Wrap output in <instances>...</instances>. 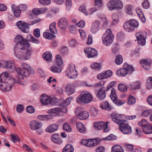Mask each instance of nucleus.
Here are the masks:
<instances>
[{"mask_svg": "<svg viewBox=\"0 0 152 152\" xmlns=\"http://www.w3.org/2000/svg\"><path fill=\"white\" fill-rule=\"evenodd\" d=\"M14 5L12 4V8L15 16L17 18L19 17L21 13L20 10L19 9V8L16 7L14 8Z\"/></svg>", "mask_w": 152, "mask_h": 152, "instance_id": "obj_35", "label": "nucleus"}, {"mask_svg": "<svg viewBox=\"0 0 152 152\" xmlns=\"http://www.w3.org/2000/svg\"><path fill=\"white\" fill-rule=\"evenodd\" d=\"M56 58L57 66H62L63 64V61L61 56L59 54H57L56 56Z\"/></svg>", "mask_w": 152, "mask_h": 152, "instance_id": "obj_42", "label": "nucleus"}, {"mask_svg": "<svg viewBox=\"0 0 152 152\" xmlns=\"http://www.w3.org/2000/svg\"><path fill=\"white\" fill-rule=\"evenodd\" d=\"M66 76L70 79H75L77 77L78 73L74 64L70 65L65 71Z\"/></svg>", "mask_w": 152, "mask_h": 152, "instance_id": "obj_5", "label": "nucleus"}, {"mask_svg": "<svg viewBox=\"0 0 152 152\" xmlns=\"http://www.w3.org/2000/svg\"><path fill=\"white\" fill-rule=\"evenodd\" d=\"M110 97L113 102L118 106H121L126 102L124 100H118L117 97V95L114 88H113L111 90Z\"/></svg>", "mask_w": 152, "mask_h": 152, "instance_id": "obj_8", "label": "nucleus"}, {"mask_svg": "<svg viewBox=\"0 0 152 152\" xmlns=\"http://www.w3.org/2000/svg\"><path fill=\"white\" fill-rule=\"evenodd\" d=\"M21 76L24 77L28 76L31 74L34 73V71L33 68H29L28 69H22Z\"/></svg>", "mask_w": 152, "mask_h": 152, "instance_id": "obj_29", "label": "nucleus"}, {"mask_svg": "<svg viewBox=\"0 0 152 152\" xmlns=\"http://www.w3.org/2000/svg\"><path fill=\"white\" fill-rule=\"evenodd\" d=\"M119 47L118 44H114L112 47V52L115 54L118 51L119 49Z\"/></svg>", "mask_w": 152, "mask_h": 152, "instance_id": "obj_55", "label": "nucleus"}, {"mask_svg": "<svg viewBox=\"0 0 152 152\" xmlns=\"http://www.w3.org/2000/svg\"><path fill=\"white\" fill-rule=\"evenodd\" d=\"M138 125L140 126H142L144 128L148 125L147 121L144 119H142L141 121L138 123Z\"/></svg>", "mask_w": 152, "mask_h": 152, "instance_id": "obj_57", "label": "nucleus"}, {"mask_svg": "<svg viewBox=\"0 0 152 152\" xmlns=\"http://www.w3.org/2000/svg\"><path fill=\"white\" fill-rule=\"evenodd\" d=\"M146 33L145 32L139 31L135 35L137 40V43L140 45L143 46L145 43V36Z\"/></svg>", "mask_w": 152, "mask_h": 152, "instance_id": "obj_9", "label": "nucleus"}, {"mask_svg": "<svg viewBox=\"0 0 152 152\" xmlns=\"http://www.w3.org/2000/svg\"><path fill=\"white\" fill-rule=\"evenodd\" d=\"M112 74V72L110 70L103 71L97 75V78L99 80L105 79L110 77Z\"/></svg>", "mask_w": 152, "mask_h": 152, "instance_id": "obj_18", "label": "nucleus"}, {"mask_svg": "<svg viewBox=\"0 0 152 152\" xmlns=\"http://www.w3.org/2000/svg\"><path fill=\"white\" fill-rule=\"evenodd\" d=\"M123 59L122 56L120 54L117 55L115 57V61L117 65H120L123 62Z\"/></svg>", "mask_w": 152, "mask_h": 152, "instance_id": "obj_45", "label": "nucleus"}, {"mask_svg": "<svg viewBox=\"0 0 152 152\" xmlns=\"http://www.w3.org/2000/svg\"><path fill=\"white\" fill-rule=\"evenodd\" d=\"M102 65L101 64L97 62L92 63L91 65V67L95 69H99L102 68Z\"/></svg>", "mask_w": 152, "mask_h": 152, "instance_id": "obj_46", "label": "nucleus"}, {"mask_svg": "<svg viewBox=\"0 0 152 152\" xmlns=\"http://www.w3.org/2000/svg\"><path fill=\"white\" fill-rule=\"evenodd\" d=\"M17 26L23 32L26 33L28 32L29 26L25 22L19 21L17 23Z\"/></svg>", "mask_w": 152, "mask_h": 152, "instance_id": "obj_14", "label": "nucleus"}, {"mask_svg": "<svg viewBox=\"0 0 152 152\" xmlns=\"http://www.w3.org/2000/svg\"><path fill=\"white\" fill-rule=\"evenodd\" d=\"M0 67L11 70L15 69V63L12 61H2L0 63Z\"/></svg>", "mask_w": 152, "mask_h": 152, "instance_id": "obj_12", "label": "nucleus"}, {"mask_svg": "<svg viewBox=\"0 0 152 152\" xmlns=\"http://www.w3.org/2000/svg\"><path fill=\"white\" fill-rule=\"evenodd\" d=\"M116 138V136L113 134H110L107 137L104 138V140H115Z\"/></svg>", "mask_w": 152, "mask_h": 152, "instance_id": "obj_58", "label": "nucleus"}, {"mask_svg": "<svg viewBox=\"0 0 152 152\" xmlns=\"http://www.w3.org/2000/svg\"><path fill=\"white\" fill-rule=\"evenodd\" d=\"M51 139L53 142L57 144L60 145L62 143L61 139L57 133L53 134L51 136Z\"/></svg>", "mask_w": 152, "mask_h": 152, "instance_id": "obj_19", "label": "nucleus"}, {"mask_svg": "<svg viewBox=\"0 0 152 152\" xmlns=\"http://www.w3.org/2000/svg\"><path fill=\"white\" fill-rule=\"evenodd\" d=\"M105 90V87H102L99 90L97 96L100 100H102L105 98L106 96Z\"/></svg>", "mask_w": 152, "mask_h": 152, "instance_id": "obj_22", "label": "nucleus"}, {"mask_svg": "<svg viewBox=\"0 0 152 152\" xmlns=\"http://www.w3.org/2000/svg\"><path fill=\"white\" fill-rule=\"evenodd\" d=\"M111 152H124V151L121 146L114 145L111 148Z\"/></svg>", "mask_w": 152, "mask_h": 152, "instance_id": "obj_36", "label": "nucleus"}, {"mask_svg": "<svg viewBox=\"0 0 152 152\" xmlns=\"http://www.w3.org/2000/svg\"><path fill=\"white\" fill-rule=\"evenodd\" d=\"M128 87L132 90H136L139 89L140 87V83L138 81L131 83L129 84Z\"/></svg>", "mask_w": 152, "mask_h": 152, "instance_id": "obj_27", "label": "nucleus"}, {"mask_svg": "<svg viewBox=\"0 0 152 152\" xmlns=\"http://www.w3.org/2000/svg\"><path fill=\"white\" fill-rule=\"evenodd\" d=\"M112 18L113 20L112 24H115L118 23L119 17L118 15L115 13H113L112 15Z\"/></svg>", "mask_w": 152, "mask_h": 152, "instance_id": "obj_49", "label": "nucleus"}, {"mask_svg": "<svg viewBox=\"0 0 152 152\" xmlns=\"http://www.w3.org/2000/svg\"><path fill=\"white\" fill-rule=\"evenodd\" d=\"M58 128V126L56 124H53L48 127V132L53 133L57 131Z\"/></svg>", "mask_w": 152, "mask_h": 152, "instance_id": "obj_40", "label": "nucleus"}, {"mask_svg": "<svg viewBox=\"0 0 152 152\" xmlns=\"http://www.w3.org/2000/svg\"><path fill=\"white\" fill-rule=\"evenodd\" d=\"M152 113V110H146L142 113L141 115L142 117H148Z\"/></svg>", "mask_w": 152, "mask_h": 152, "instance_id": "obj_54", "label": "nucleus"}, {"mask_svg": "<svg viewBox=\"0 0 152 152\" xmlns=\"http://www.w3.org/2000/svg\"><path fill=\"white\" fill-rule=\"evenodd\" d=\"M105 149L102 146H98L96 149V152H104Z\"/></svg>", "mask_w": 152, "mask_h": 152, "instance_id": "obj_64", "label": "nucleus"}, {"mask_svg": "<svg viewBox=\"0 0 152 152\" xmlns=\"http://www.w3.org/2000/svg\"><path fill=\"white\" fill-rule=\"evenodd\" d=\"M84 52L87 54L89 58L94 57L98 54V52L96 50L90 47L86 48L84 50Z\"/></svg>", "mask_w": 152, "mask_h": 152, "instance_id": "obj_16", "label": "nucleus"}, {"mask_svg": "<svg viewBox=\"0 0 152 152\" xmlns=\"http://www.w3.org/2000/svg\"><path fill=\"white\" fill-rule=\"evenodd\" d=\"M136 101V98L131 95H130L128 98V104L129 105L133 104L135 103Z\"/></svg>", "mask_w": 152, "mask_h": 152, "instance_id": "obj_47", "label": "nucleus"}, {"mask_svg": "<svg viewBox=\"0 0 152 152\" xmlns=\"http://www.w3.org/2000/svg\"><path fill=\"white\" fill-rule=\"evenodd\" d=\"M100 24L98 20L94 21L92 23L91 29V31L93 34L96 33L100 28Z\"/></svg>", "mask_w": 152, "mask_h": 152, "instance_id": "obj_17", "label": "nucleus"}, {"mask_svg": "<svg viewBox=\"0 0 152 152\" xmlns=\"http://www.w3.org/2000/svg\"><path fill=\"white\" fill-rule=\"evenodd\" d=\"M40 101L43 104H48V96L45 94H42L41 97Z\"/></svg>", "mask_w": 152, "mask_h": 152, "instance_id": "obj_41", "label": "nucleus"}, {"mask_svg": "<svg viewBox=\"0 0 152 152\" xmlns=\"http://www.w3.org/2000/svg\"><path fill=\"white\" fill-rule=\"evenodd\" d=\"M77 128L80 133H85L86 131V129L84 126L81 122H78L76 123Z\"/></svg>", "mask_w": 152, "mask_h": 152, "instance_id": "obj_30", "label": "nucleus"}, {"mask_svg": "<svg viewBox=\"0 0 152 152\" xmlns=\"http://www.w3.org/2000/svg\"><path fill=\"white\" fill-rule=\"evenodd\" d=\"M114 39V36L111 35H107L104 34L102 36V43L106 46L110 45L113 42Z\"/></svg>", "mask_w": 152, "mask_h": 152, "instance_id": "obj_10", "label": "nucleus"}, {"mask_svg": "<svg viewBox=\"0 0 152 152\" xmlns=\"http://www.w3.org/2000/svg\"><path fill=\"white\" fill-rule=\"evenodd\" d=\"M34 36L37 38H39L40 37V31L39 28L35 29L33 32Z\"/></svg>", "mask_w": 152, "mask_h": 152, "instance_id": "obj_60", "label": "nucleus"}, {"mask_svg": "<svg viewBox=\"0 0 152 152\" xmlns=\"http://www.w3.org/2000/svg\"><path fill=\"white\" fill-rule=\"evenodd\" d=\"M134 71V69L132 66L125 63L122 68L120 69L117 71L116 74L119 76L124 77L128 74H131Z\"/></svg>", "mask_w": 152, "mask_h": 152, "instance_id": "obj_3", "label": "nucleus"}, {"mask_svg": "<svg viewBox=\"0 0 152 152\" xmlns=\"http://www.w3.org/2000/svg\"><path fill=\"white\" fill-rule=\"evenodd\" d=\"M32 53L31 49L24 46L14 49L15 56L18 58L23 60H27L30 59Z\"/></svg>", "mask_w": 152, "mask_h": 152, "instance_id": "obj_2", "label": "nucleus"}, {"mask_svg": "<svg viewBox=\"0 0 152 152\" xmlns=\"http://www.w3.org/2000/svg\"><path fill=\"white\" fill-rule=\"evenodd\" d=\"M87 146L93 147L96 146L99 143V141L97 139L94 140L93 139H87Z\"/></svg>", "mask_w": 152, "mask_h": 152, "instance_id": "obj_26", "label": "nucleus"}, {"mask_svg": "<svg viewBox=\"0 0 152 152\" xmlns=\"http://www.w3.org/2000/svg\"><path fill=\"white\" fill-rule=\"evenodd\" d=\"M107 6L109 10L112 11L122 9L123 4L120 0H111L107 4Z\"/></svg>", "mask_w": 152, "mask_h": 152, "instance_id": "obj_6", "label": "nucleus"}, {"mask_svg": "<svg viewBox=\"0 0 152 152\" xmlns=\"http://www.w3.org/2000/svg\"><path fill=\"white\" fill-rule=\"evenodd\" d=\"M119 129L124 134H129L132 132V128L126 120L119 125Z\"/></svg>", "mask_w": 152, "mask_h": 152, "instance_id": "obj_7", "label": "nucleus"}, {"mask_svg": "<svg viewBox=\"0 0 152 152\" xmlns=\"http://www.w3.org/2000/svg\"><path fill=\"white\" fill-rule=\"evenodd\" d=\"M110 117L113 122L119 124V125L124 122V121L125 120H122L121 115L115 113H113L111 114Z\"/></svg>", "mask_w": 152, "mask_h": 152, "instance_id": "obj_13", "label": "nucleus"}, {"mask_svg": "<svg viewBox=\"0 0 152 152\" xmlns=\"http://www.w3.org/2000/svg\"><path fill=\"white\" fill-rule=\"evenodd\" d=\"M72 99V97H69L66 99L65 100L63 101V102H61V103L62 105L65 106H67L71 102V100Z\"/></svg>", "mask_w": 152, "mask_h": 152, "instance_id": "obj_51", "label": "nucleus"}, {"mask_svg": "<svg viewBox=\"0 0 152 152\" xmlns=\"http://www.w3.org/2000/svg\"><path fill=\"white\" fill-rule=\"evenodd\" d=\"M93 96L91 94L87 91L82 93L81 95L77 97V102L79 103H89L92 101Z\"/></svg>", "mask_w": 152, "mask_h": 152, "instance_id": "obj_4", "label": "nucleus"}, {"mask_svg": "<svg viewBox=\"0 0 152 152\" xmlns=\"http://www.w3.org/2000/svg\"><path fill=\"white\" fill-rule=\"evenodd\" d=\"M63 129L67 132H69L71 131L72 129L70 126L66 123L64 124L63 127Z\"/></svg>", "mask_w": 152, "mask_h": 152, "instance_id": "obj_52", "label": "nucleus"}, {"mask_svg": "<svg viewBox=\"0 0 152 152\" xmlns=\"http://www.w3.org/2000/svg\"><path fill=\"white\" fill-rule=\"evenodd\" d=\"M38 118L40 121H45L48 119L47 115H39L37 116Z\"/></svg>", "mask_w": 152, "mask_h": 152, "instance_id": "obj_63", "label": "nucleus"}, {"mask_svg": "<svg viewBox=\"0 0 152 152\" xmlns=\"http://www.w3.org/2000/svg\"><path fill=\"white\" fill-rule=\"evenodd\" d=\"M146 87L148 89L150 90L152 88V77H149L147 80Z\"/></svg>", "mask_w": 152, "mask_h": 152, "instance_id": "obj_50", "label": "nucleus"}, {"mask_svg": "<svg viewBox=\"0 0 152 152\" xmlns=\"http://www.w3.org/2000/svg\"><path fill=\"white\" fill-rule=\"evenodd\" d=\"M136 11L137 15L141 19L142 21L144 23H145L146 21L145 18L141 10L139 8L137 9Z\"/></svg>", "mask_w": 152, "mask_h": 152, "instance_id": "obj_33", "label": "nucleus"}, {"mask_svg": "<svg viewBox=\"0 0 152 152\" xmlns=\"http://www.w3.org/2000/svg\"><path fill=\"white\" fill-rule=\"evenodd\" d=\"M56 23L55 22L52 23L49 26V29L50 31L53 34H56L57 31L56 28Z\"/></svg>", "mask_w": 152, "mask_h": 152, "instance_id": "obj_43", "label": "nucleus"}, {"mask_svg": "<svg viewBox=\"0 0 152 152\" xmlns=\"http://www.w3.org/2000/svg\"><path fill=\"white\" fill-rule=\"evenodd\" d=\"M77 118L81 120L86 119L89 116L88 112L86 111H81L79 113L77 114Z\"/></svg>", "mask_w": 152, "mask_h": 152, "instance_id": "obj_24", "label": "nucleus"}, {"mask_svg": "<svg viewBox=\"0 0 152 152\" xmlns=\"http://www.w3.org/2000/svg\"><path fill=\"white\" fill-rule=\"evenodd\" d=\"M140 63L143 67L146 70H148L151 68L150 62L146 59H143L141 61Z\"/></svg>", "mask_w": 152, "mask_h": 152, "instance_id": "obj_25", "label": "nucleus"}, {"mask_svg": "<svg viewBox=\"0 0 152 152\" xmlns=\"http://www.w3.org/2000/svg\"><path fill=\"white\" fill-rule=\"evenodd\" d=\"M53 78V77H50L48 79V83H53L52 86L54 87L56 86V84L57 82L56 79L54 78Z\"/></svg>", "mask_w": 152, "mask_h": 152, "instance_id": "obj_56", "label": "nucleus"}, {"mask_svg": "<svg viewBox=\"0 0 152 152\" xmlns=\"http://www.w3.org/2000/svg\"><path fill=\"white\" fill-rule=\"evenodd\" d=\"M74 148L71 144L66 145L62 150V152H73Z\"/></svg>", "mask_w": 152, "mask_h": 152, "instance_id": "obj_34", "label": "nucleus"}, {"mask_svg": "<svg viewBox=\"0 0 152 152\" xmlns=\"http://www.w3.org/2000/svg\"><path fill=\"white\" fill-rule=\"evenodd\" d=\"M42 123L36 121H32L30 122L29 126L30 128L33 130H37L42 126Z\"/></svg>", "mask_w": 152, "mask_h": 152, "instance_id": "obj_15", "label": "nucleus"}, {"mask_svg": "<svg viewBox=\"0 0 152 152\" xmlns=\"http://www.w3.org/2000/svg\"><path fill=\"white\" fill-rule=\"evenodd\" d=\"M143 132L146 134L152 133V125L151 126L148 125L146 126L143 128Z\"/></svg>", "mask_w": 152, "mask_h": 152, "instance_id": "obj_39", "label": "nucleus"}, {"mask_svg": "<svg viewBox=\"0 0 152 152\" xmlns=\"http://www.w3.org/2000/svg\"><path fill=\"white\" fill-rule=\"evenodd\" d=\"M132 6L131 5H128L125 7V11L126 12L130 15L132 14Z\"/></svg>", "mask_w": 152, "mask_h": 152, "instance_id": "obj_53", "label": "nucleus"}, {"mask_svg": "<svg viewBox=\"0 0 152 152\" xmlns=\"http://www.w3.org/2000/svg\"><path fill=\"white\" fill-rule=\"evenodd\" d=\"M7 72H5L0 75V88L3 91L10 90L15 83L14 78Z\"/></svg>", "mask_w": 152, "mask_h": 152, "instance_id": "obj_1", "label": "nucleus"}, {"mask_svg": "<svg viewBox=\"0 0 152 152\" xmlns=\"http://www.w3.org/2000/svg\"><path fill=\"white\" fill-rule=\"evenodd\" d=\"M68 23L66 19L63 18L58 21V26L62 30H65L67 27Z\"/></svg>", "mask_w": 152, "mask_h": 152, "instance_id": "obj_20", "label": "nucleus"}, {"mask_svg": "<svg viewBox=\"0 0 152 152\" xmlns=\"http://www.w3.org/2000/svg\"><path fill=\"white\" fill-rule=\"evenodd\" d=\"M129 22L131 25L132 28L133 30H134L135 28L137 27L139 25V23L136 20L132 19L129 20Z\"/></svg>", "mask_w": 152, "mask_h": 152, "instance_id": "obj_38", "label": "nucleus"}, {"mask_svg": "<svg viewBox=\"0 0 152 152\" xmlns=\"http://www.w3.org/2000/svg\"><path fill=\"white\" fill-rule=\"evenodd\" d=\"M124 28L126 31L128 32H132L133 31L129 20L126 22L124 23Z\"/></svg>", "mask_w": 152, "mask_h": 152, "instance_id": "obj_31", "label": "nucleus"}, {"mask_svg": "<svg viewBox=\"0 0 152 152\" xmlns=\"http://www.w3.org/2000/svg\"><path fill=\"white\" fill-rule=\"evenodd\" d=\"M75 88V86L74 83H69L65 86V91L68 94H71L74 93Z\"/></svg>", "mask_w": 152, "mask_h": 152, "instance_id": "obj_21", "label": "nucleus"}, {"mask_svg": "<svg viewBox=\"0 0 152 152\" xmlns=\"http://www.w3.org/2000/svg\"><path fill=\"white\" fill-rule=\"evenodd\" d=\"M20 66L23 68L22 69H28L29 68H32L29 65L27 64L22 62L21 63Z\"/></svg>", "mask_w": 152, "mask_h": 152, "instance_id": "obj_59", "label": "nucleus"}, {"mask_svg": "<svg viewBox=\"0 0 152 152\" xmlns=\"http://www.w3.org/2000/svg\"><path fill=\"white\" fill-rule=\"evenodd\" d=\"M119 90L122 92H125L127 90V87L124 84L120 83L118 86Z\"/></svg>", "mask_w": 152, "mask_h": 152, "instance_id": "obj_44", "label": "nucleus"}, {"mask_svg": "<svg viewBox=\"0 0 152 152\" xmlns=\"http://www.w3.org/2000/svg\"><path fill=\"white\" fill-rule=\"evenodd\" d=\"M15 39V41L18 42V43L15 46L14 49H15L16 48H20L21 47V46L20 45H25L28 43L27 40L24 39L23 37L20 35H17Z\"/></svg>", "mask_w": 152, "mask_h": 152, "instance_id": "obj_11", "label": "nucleus"}, {"mask_svg": "<svg viewBox=\"0 0 152 152\" xmlns=\"http://www.w3.org/2000/svg\"><path fill=\"white\" fill-rule=\"evenodd\" d=\"M61 100L55 98H50L48 96V102L49 103L53 105H61Z\"/></svg>", "mask_w": 152, "mask_h": 152, "instance_id": "obj_23", "label": "nucleus"}, {"mask_svg": "<svg viewBox=\"0 0 152 152\" xmlns=\"http://www.w3.org/2000/svg\"><path fill=\"white\" fill-rule=\"evenodd\" d=\"M27 39L28 41L31 42L33 43L37 44H38L39 43V41H38V39L34 38L30 34H29L27 35Z\"/></svg>", "mask_w": 152, "mask_h": 152, "instance_id": "obj_48", "label": "nucleus"}, {"mask_svg": "<svg viewBox=\"0 0 152 152\" xmlns=\"http://www.w3.org/2000/svg\"><path fill=\"white\" fill-rule=\"evenodd\" d=\"M62 66H57V65L56 66L54 65L50 67V70L54 73H59L61 72Z\"/></svg>", "mask_w": 152, "mask_h": 152, "instance_id": "obj_32", "label": "nucleus"}, {"mask_svg": "<svg viewBox=\"0 0 152 152\" xmlns=\"http://www.w3.org/2000/svg\"><path fill=\"white\" fill-rule=\"evenodd\" d=\"M60 109L58 108H55L51 109L48 110V113H53L60 112Z\"/></svg>", "mask_w": 152, "mask_h": 152, "instance_id": "obj_61", "label": "nucleus"}, {"mask_svg": "<svg viewBox=\"0 0 152 152\" xmlns=\"http://www.w3.org/2000/svg\"><path fill=\"white\" fill-rule=\"evenodd\" d=\"M101 107L102 109L110 111L112 109V107L109 104L108 102L106 101L104 103L101 105Z\"/></svg>", "mask_w": 152, "mask_h": 152, "instance_id": "obj_37", "label": "nucleus"}, {"mask_svg": "<svg viewBox=\"0 0 152 152\" xmlns=\"http://www.w3.org/2000/svg\"><path fill=\"white\" fill-rule=\"evenodd\" d=\"M94 125L95 127L98 129L101 130L104 128L105 123L104 121L97 122H95Z\"/></svg>", "mask_w": 152, "mask_h": 152, "instance_id": "obj_28", "label": "nucleus"}, {"mask_svg": "<svg viewBox=\"0 0 152 152\" xmlns=\"http://www.w3.org/2000/svg\"><path fill=\"white\" fill-rule=\"evenodd\" d=\"M142 4L143 7L145 9H147L149 7V4L148 0H144Z\"/></svg>", "mask_w": 152, "mask_h": 152, "instance_id": "obj_62", "label": "nucleus"}]
</instances>
